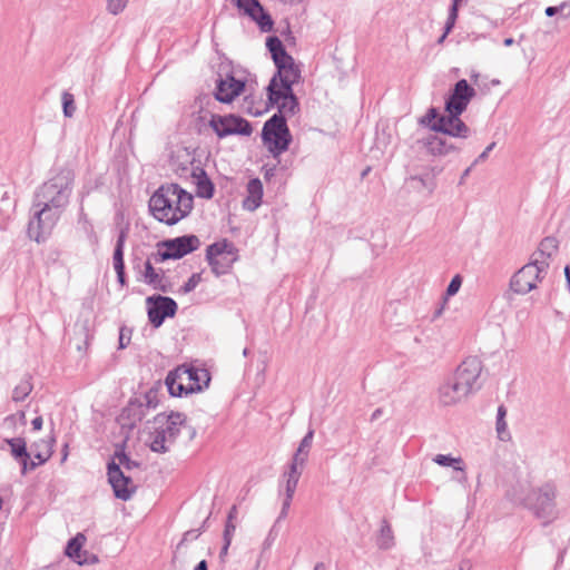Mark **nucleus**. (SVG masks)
I'll list each match as a JSON object with an SVG mask.
<instances>
[{"label": "nucleus", "instance_id": "nucleus-1", "mask_svg": "<svg viewBox=\"0 0 570 570\" xmlns=\"http://www.w3.org/2000/svg\"><path fill=\"white\" fill-rule=\"evenodd\" d=\"M193 207V195L178 184L161 185L149 200L153 216L167 225H175L187 217Z\"/></svg>", "mask_w": 570, "mask_h": 570}, {"label": "nucleus", "instance_id": "nucleus-2", "mask_svg": "<svg viewBox=\"0 0 570 570\" xmlns=\"http://www.w3.org/2000/svg\"><path fill=\"white\" fill-rule=\"evenodd\" d=\"M481 362L475 357L464 360L448 376L438 390V399L443 406H453L464 401L475 390L476 381L481 374Z\"/></svg>", "mask_w": 570, "mask_h": 570}, {"label": "nucleus", "instance_id": "nucleus-3", "mask_svg": "<svg viewBox=\"0 0 570 570\" xmlns=\"http://www.w3.org/2000/svg\"><path fill=\"white\" fill-rule=\"evenodd\" d=\"M475 96V90L465 79L459 80L445 101V116L433 126L436 132H442L454 138L466 139L471 136V129L463 122L460 116L465 111L469 102Z\"/></svg>", "mask_w": 570, "mask_h": 570}, {"label": "nucleus", "instance_id": "nucleus-4", "mask_svg": "<svg viewBox=\"0 0 570 570\" xmlns=\"http://www.w3.org/2000/svg\"><path fill=\"white\" fill-rule=\"evenodd\" d=\"M511 498L514 502L530 510L544 523H550L559 517L556 502L557 487L553 483H544L539 488L529 490L527 493L525 485L520 483L513 489Z\"/></svg>", "mask_w": 570, "mask_h": 570}, {"label": "nucleus", "instance_id": "nucleus-5", "mask_svg": "<svg viewBox=\"0 0 570 570\" xmlns=\"http://www.w3.org/2000/svg\"><path fill=\"white\" fill-rule=\"evenodd\" d=\"M73 188V174L61 170L43 183L35 195V206H45L62 214Z\"/></svg>", "mask_w": 570, "mask_h": 570}, {"label": "nucleus", "instance_id": "nucleus-6", "mask_svg": "<svg viewBox=\"0 0 570 570\" xmlns=\"http://www.w3.org/2000/svg\"><path fill=\"white\" fill-rule=\"evenodd\" d=\"M186 417L183 413L157 414L150 426L148 443L153 452L165 453L175 443Z\"/></svg>", "mask_w": 570, "mask_h": 570}, {"label": "nucleus", "instance_id": "nucleus-7", "mask_svg": "<svg viewBox=\"0 0 570 570\" xmlns=\"http://www.w3.org/2000/svg\"><path fill=\"white\" fill-rule=\"evenodd\" d=\"M262 139L268 151L277 157L286 151L292 141V135L282 115H273L262 130Z\"/></svg>", "mask_w": 570, "mask_h": 570}, {"label": "nucleus", "instance_id": "nucleus-8", "mask_svg": "<svg viewBox=\"0 0 570 570\" xmlns=\"http://www.w3.org/2000/svg\"><path fill=\"white\" fill-rule=\"evenodd\" d=\"M548 267L549 262L539 259L538 257L532 258L530 263L522 266L511 277V291L519 295L528 294L537 287L538 283L543 279Z\"/></svg>", "mask_w": 570, "mask_h": 570}, {"label": "nucleus", "instance_id": "nucleus-9", "mask_svg": "<svg viewBox=\"0 0 570 570\" xmlns=\"http://www.w3.org/2000/svg\"><path fill=\"white\" fill-rule=\"evenodd\" d=\"M33 215L28 224V235L37 243L43 242L52 232L61 214L45 206H32Z\"/></svg>", "mask_w": 570, "mask_h": 570}, {"label": "nucleus", "instance_id": "nucleus-10", "mask_svg": "<svg viewBox=\"0 0 570 570\" xmlns=\"http://www.w3.org/2000/svg\"><path fill=\"white\" fill-rule=\"evenodd\" d=\"M208 125L219 138H225L232 135L249 136L253 130L250 124L246 119L235 115L222 116L214 114L212 115Z\"/></svg>", "mask_w": 570, "mask_h": 570}, {"label": "nucleus", "instance_id": "nucleus-11", "mask_svg": "<svg viewBox=\"0 0 570 570\" xmlns=\"http://www.w3.org/2000/svg\"><path fill=\"white\" fill-rule=\"evenodd\" d=\"M200 242L195 235H185L174 239L164 242V250H159L156 256V262H164L167 259H178L183 256L196 250Z\"/></svg>", "mask_w": 570, "mask_h": 570}, {"label": "nucleus", "instance_id": "nucleus-12", "mask_svg": "<svg viewBox=\"0 0 570 570\" xmlns=\"http://www.w3.org/2000/svg\"><path fill=\"white\" fill-rule=\"evenodd\" d=\"M267 95L268 101L272 105H276L278 108V112L276 115H282L284 119H286V117L296 114L298 109V101L293 89H289V92L285 89H279L276 79H271L267 86Z\"/></svg>", "mask_w": 570, "mask_h": 570}, {"label": "nucleus", "instance_id": "nucleus-13", "mask_svg": "<svg viewBox=\"0 0 570 570\" xmlns=\"http://www.w3.org/2000/svg\"><path fill=\"white\" fill-rule=\"evenodd\" d=\"M245 79L235 77L233 72L225 76L219 75L216 80L214 96L219 102L230 104L245 91Z\"/></svg>", "mask_w": 570, "mask_h": 570}, {"label": "nucleus", "instance_id": "nucleus-14", "mask_svg": "<svg viewBox=\"0 0 570 570\" xmlns=\"http://www.w3.org/2000/svg\"><path fill=\"white\" fill-rule=\"evenodd\" d=\"M148 304V318L155 327H159L166 317H171L177 311L176 302L167 296H150Z\"/></svg>", "mask_w": 570, "mask_h": 570}, {"label": "nucleus", "instance_id": "nucleus-15", "mask_svg": "<svg viewBox=\"0 0 570 570\" xmlns=\"http://www.w3.org/2000/svg\"><path fill=\"white\" fill-rule=\"evenodd\" d=\"M107 470L108 481L114 490L115 497L124 501L131 499L136 491V484L131 476L125 474V472L119 470L115 464H108Z\"/></svg>", "mask_w": 570, "mask_h": 570}, {"label": "nucleus", "instance_id": "nucleus-16", "mask_svg": "<svg viewBox=\"0 0 570 570\" xmlns=\"http://www.w3.org/2000/svg\"><path fill=\"white\" fill-rule=\"evenodd\" d=\"M233 2L239 11L250 17L263 32H268L273 29V20L258 0H233Z\"/></svg>", "mask_w": 570, "mask_h": 570}, {"label": "nucleus", "instance_id": "nucleus-17", "mask_svg": "<svg viewBox=\"0 0 570 570\" xmlns=\"http://www.w3.org/2000/svg\"><path fill=\"white\" fill-rule=\"evenodd\" d=\"M275 66L277 68V72L272 79H276L279 89H285L289 92V89H293V86L301 79V70L298 66L295 63L292 56H289V61L282 60L275 63Z\"/></svg>", "mask_w": 570, "mask_h": 570}, {"label": "nucleus", "instance_id": "nucleus-18", "mask_svg": "<svg viewBox=\"0 0 570 570\" xmlns=\"http://www.w3.org/2000/svg\"><path fill=\"white\" fill-rule=\"evenodd\" d=\"M85 542V534L78 533L75 538L69 540L66 554L80 566L96 563L98 558L95 554L81 550Z\"/></svg>", "mask_w": 570, "mask_h": 570}, {"label": "nucleus", "instance_id": "nucleus-19", "mask_svg": "<svg viewBox=\"0 0 570 570\" xmlns=\"http://www.w3.org/2000/svg\"><path fill=\"white\" fill-rule=\"evenodd\" d=\"M189 377L190 373L186 370V366H179L176 370L170 371L165 381L169 394L173 396H183L189 394L186 380Z\"/></svg>", "mask_w": 570, "mask_h": 570}, {"label": "nucleus", "instance_id": "nucleus-20", "mask_svg": "<svg viewBox=\"0 0 570 570\" xmlns=\"http://www.w3.org/2000/svg\"><path fill=\"white\" fill-rule=\"evenodd\" d=\"M196 186V195L200 198L210 199L214 196L215 187L207 173L200 166L193 167L190 175Z\"/></svg>", "mask_w": 570, "mask_h": 570}, {"label": "nucleus", "instance_id": "nucleus-21", "mask_svg": "<svg viewBox=\"0 0 570 570\" xmlns=\"http://www.w3.org/2000/svg\"><path fill=\"white\" fill-rule=\"evenodd\" d=\"M304 466L305 463L292 459L287 470L284 471L282 475V483H284V493L288 494V497L294 495Z\"/></svg>", "mask_w": 570, "mask_h": 570}, {"label": "nucleus", "instance_id": "nucleus-22", "mask_svg": "<svg viewBox=\"0 0 570 570\" xmlns=\"http://www.w3.org/2000/svg\"><path fill=\"white\" fill-rule=\"evenodd\" d=\"M246 197L243 200V208L248 212L256 210L263 198V184L259 178H252L246 186Z\"/></svg>", "mask_w": 570, "mask_h": 570}, {"label": "nucleus", "instance_id": "nucleus-23", "mask_svg": "<svg viewBox=\"0 0 570 570\" xmlns=\"http://www.w3.org/2000/svg\"><path fill=\"white\" fill-rule=\"evenodd\" d=\"M53 443L55 439L49 438L47 440L35 442L31 445V452L38 461H28V471L36 469L38 465L43 464L50 459L52 454Z\"/></svg>", "mask_w": 570, "mask_h": 570}, {"label": "nucleus", "instance_id": "nucleus-24", "mask_svg": "<svg viewBox=\"0 0 570 570\" xmlns=\"http://www.w3.org/2000/svg\"><path fill=\"white\" fill-rule=\"evenodd\" d=\"M173 166L178 175H191L193 167L199 166L196 164L194 156L189 153L187 148L177 149L173 157Z\"/></svg>", "mask_w": 570, "mask_h": 570}, {"label": "nucleus", "instance_id": "nucleus-25", "mask_svg": "<svg viewBox=\"0 0 570 570\" xmlns=\"http://www.w3.org/2000/svg\"><path fill=\"white\" fill-rule=\"evenodd\" d=\"M425 146L428 153L433 156H446L449 154L459 153L461 150L460 147L438 136L429 137L426 139Z\"/></svg>", "mask_w": 570, "mask_h": 570}, {"label": "nucleus", "instance_id": "nucleus-26", "mask_svg": "<svg viewBox=\"0 0 570 570\" xmlns=\"http://www.w3.org/2000/svg\"><path fill=\"white\" fill-rule=\"evenodd\" d=\"M4 441L8 445H10L12 456L20 461L22 465L21 473L26 474L28 472V460L30 459V453L27 451L24 439L12 438L6 439Z\"/></svg>", "mask_w": 570, "mask_h": 570}, {"label": "nucleus", "instance_id": "nucleus-27", "mask_svg": "<svg viewBox=\"0 0 570 570\" xmlns=\"http://www.w3.org/2000/svg\"><path fill=\"white\" fill-rule=\"evenodd\" d=\"M186 370L190 373V377L186 379L189 393L202 391L203 386L208 385L210 377L207 370L195 367H186Z\"/></svg>", "mask_w": 570, "mask_h": 570}, {"label": "nucleus", "instance_id": "nucleus-28", "mask_svg": "<svg viewBox=\"0 0 570 570\" xmlns=\"http://www.w3.org/2000/svg\"><path fill=\"white\" fill-rule=\"evenodd\" d=\"M208 264L212 267V272L216 276L225 275L232 268L234 262L237 259V256H206Z\"/></svg>", "mask_w": 570, "mask_h": 570}, {"label": "nucleus", "instance_id": "nucleus-29", "mask_svg": "<svg viewBox=\"0 0 570 570\" xmlns=\"http://www.w3.org/2000/svg\"><path fill=\"white\" fill-rule=\"evenodd\" d=\"M237 256L236 248L233 243L227 239H223L220 242H216L208 246L206 250V256Z\"/></svg>", "mask_w": 570, "mask_h": 570}, {"label": "nucleus", "instance_id": "nucleus-30", "mask_svg": "<svg viewBox=\"0 0 570 570\" xmlns=\"http://www.w3.org/2000/svg\"><path fill=\"white\" fill-rule=\"evenodd\" d=\"M558 240L554 237H546L539 244L538 250L533 254L532 258L548 259L557 252Z\"/></svg>", "mask_w": 570, "mask_h": 570}, {"label": "nucleus", "instance_id": "nucleus-31", "mask_svg": "<svg viewBox=\"0 0 570 570\" xmlns=\"http://www.w3.org/2000/svg\"><path fill=\"white\" fill-rule=\"evenodd\" d=\"M266 46L272 55L274 63H277L282 60L289 61V55L286 52L283 42L277 37L268 38Z\"/></svg>", "mask_w": 570, "mask_h": 570}, {"label": "nucleus", "instance_id": "nucleus-32", "mask_svg": "<svg viewBox=\"0 0 570 570\" xmlns=\"http://www.w3.org/2000/svg\"><path fill=\"white\" fill-rule=\"evenodd\" d=\"M314 431L309 430L305 436L299 442V445L296 450V452L293 455V459L298 462L306 463L309 450L312 448Z\"/></svg>", "mask_w": 570, "mask_h": 570}, {"label": "nucleus", "instance_id": "nucleus-33", "mask_svg": "<svg viewBox=\"0 0 570 570\" xmlns=\"http://www.w3.org/2000/svg\"><path fill=\"white\" fill-rule=\"evenodd\" d=\"M144 282L156 289L165 291L161 285L163 276L155 271L149 259L145 263Z\"/></svg>", "mask_w": 570, "mask_h": 570}, {"label": "nucleus", "instance_id": "nucleus-34", "mask_svg": "<svg viewBox=\"0 0 570 570\" xmlns=\"http://www.w3.org/2000/svg\"><path fill=\"white\" fill-rule=\"evenodd\" d=\"M125 239H126V232L121 230L117 238V243H116V247H115V252H114V256H112L114 268L118 269L119 272H120V269H125V264H124Z\"/></svg>", "mask_w": 570, "mask_h": 570}, {"label": "nucleus", "instance_id": "nucleus-35", "mask_svg": "<svg viewBox=\"0 0 570 570\" xmlns=\"http://www.w3.org/2000/svg\"><path fill=\"white\" fill-rule=\"evenodd\" d=\"M108 464H115L119 470H122L125 473L138 466V464L135 461L130 460L127 456V454L122 451H117Z\"/></svg>", "mask_w": 570, "mask_h": 570}, {"label": "nucleus", "instance_id": "nucleus-36", "mask_svg": "<svg viewBox=\"0 0 570 570\" xmlns=\"http://www.w3.org/2000/svg\"><path fill=\"white\" fill-rule=\"evenodd\" d=\"M30 377H23L12 391V400L14 402L23 401L32 391Z\"/></svg>", "mask_w": 570, "mask_h": 570}, {"label": "nucleus", "instance_id": "nucleus-37", "mask_svg": "<svg viewBox=\"0 0 570 570\" xmlns=\"http://www.w3.org/2000/svg\"><path fill=\"white\" fill-rule=\"evenodd\" d=\"M393 532L390 524L386 521H383L380 530V535L377 538V546L380 549H390L394 543Z\"/></svg>", "mask_w": 570, "mask_h": 570}, {"label": "nucleus", "instance_id": "nucleus-38", "mask_svg": "<svg viewBox=\"0 0 570 570\" xmlns=\"http://www.w3.org/2000/svg\"><path fill=\"white\" fill-rule=\"evenodd\" d=\"M433 461L441 466H452L454 470L463 471V468L460 465L462 463L460 458H453L445 454H436L433 458Z\"/></svg>", "mask_w": 570, "mask_h": 570}, {"label": "nucleus", "instance_id": "nucleus-39", "mask_svg": "<svg viewBox=\"0 0 570 570\" xmlns=\"http://www.w3.org/2000/svg\"><path fill=\"white\" fill-rule=\"evenodd\" d=\"M62 110L65 117L71 118L76 112L75 97L69 91L61 95Z\"/></svg>", "mask_w": 570, "mask_h": 570}, {"label": "nucleus", "instance_id": "nucleus-40", "mask_svg": "<svg viewBox=\"0 0 570 570\" xmlns=\"http://www.w3.org/2000/svg\"><path fill=\"white\" fill-rule=\"evenodd\" d=\"M443 115H440L435 108H430L426 112V115L420 120V122L426 127H429L431 130L435 131L433 126H436V122H439L442 119Z\"/></svg>", "mask_w": 570, "mask_h": 570}, {"label": "nucleus", "instance_id": "nucleus-41", "mask_svg": "<svg viewBox=\"0 0 570 570\" xmlns=\"http://www.w3.org/2000/svg\"><path fill=\"white\" fill-rule=\"evenodd\" d=\"M507 414V410L503 405L499 406L498 415H497V432L501 440H505L507 434V422L504 421V416Z\"/></svg>", "mask_w": 570, "mask_h": 570}, {"label": "nucleus", "instance_id": "nucleus-42", "mask_svg": "<svg viewBox=\"0 0 570 570\" xmlns=\"http://www.w3.org/2000/svg\"><path fill=\"white\" fill-rule=\"evenodd\" d=\"M129 0H106V10L112 16H118L127 8Z\"/></svg>", "mask_w": 570, "mask_h": 570}, {"label": "nucleus", "instance_id": "nucleus-43", "mask_svg": "<svg viewBox=\"0 0 570 570\" xmlns=\"http://www.w3.org/2000/svg\"><path fill=\"white\" fill-rule=\"evenodd\" d=\"M200 282L202 275L199 273H194L183 286V292L189 293L194 291Z\"/></svg>", "mask_w": 570, "mask_h": 570}, {"label": "nucleus", "instance_id": "nucleus-44", "mask_svg": "<svg viewBox=\"0 0 570 570\" xmlns=\"http://www.w3.org/2000/svg\"><path fill=\"white\" fill-rule=\"evenodd\" d=\"M461 284H462V279H461V277H460L459 275H455V276L451 279L450 284L448 285V288H446V295H448V296H453V295H455V294L459 292V289H460V287H461Z\"/></svg>", "mask_w": 570, "mask_h": 570}, {"label": "nucleus", "instance_id": "nucleus-45", "mask_svg": "<svg viewBox=\"0 0 570 570\" xmlns=\"http://www.w3.org/2000/svg\"><path fill=\"white\" fill-rule=\"evenodd\" d=\"M293 497L294 495H289L288 494H285L284 493V500H283V503H282V509H281V512H279V515L277 518V521H281L283 519H285L288 514V510L291 508V503H292V500H293Z\"/></svg>", "mask_w": 570, "mask_h": 570}, {"label": "nucleus", "instance_id": "nucleus-46", "mask_svg": "<svg viewBox=\"0 0 570 570\" xmlns=\"http://www.w3.org/2000/svg\"><path fill=\"white\" fill-rule=\"evenodd\" d=\"M411 179L420 181L422 187L428 189L430 193H432L435 189L436 184L432 178H426L424 176H414Z\"/></svg>", "mask_w": 570, "mask_h": 570}, {"label": "nucleus", "instance_id": "nucleus-47", "mask_svg": "<svg viewBox=\"0 0 570 570\" xmlns=\"http://www.w3.org/2000/svg\"><path fill=\"white\" fill-rule=\"evenodd\" d=\"M566 9H568L570 12V4H568L567 2H562L560 6L546 8L544 13L548 17H553L559 12H563Z\"/></svg>", "mask_w": 570, "mask_h": 570}, {"label": "nucleus", "instance_id": "nucleus-48", "mask_svg": "<svg viewBox=\"0 0 570 570\" xmlns=\"http://www.w3.org/2000/svg\"><path fill=\"white\" fill-rule=\"evenodd\" d=\"M495 146V142H491L478 157L476 159L473 161L472 166H475L478 165L479 163H482L484 161L488 156H489V153L494 148Z\"/></svg>", "mask_w": 570, "mask_h": 570}, {"label": "nucleus", "instance_id": "nucleus-49", "mask_svg": "<svg viewBox=\"0 0 570 570\" xmlns=\"http://www.w3.org/2000/svg\"><path fill=\"white\" fill-rule=\"evenodd\" d=\"M126 331L127 328L126 327H121L120 328V332H119V348H125L129 341H130V337L126 335Z\"/></svg>", "mask_w": 570, "mask_h": 570}, {"label": "nucleus", "instance_id": "nucleus-50", "mask_svg": "<svg viewBox=\"0 0 570 570\" xmlns=\"http://www.w3.org/2000/svg\"><path fill=\"white\" fill-rule=\"evenodd\" d=\"M200 532L198 530H189L185 532L179 544H184L187 541L195 540L199 537Z\"/></svg>", "mask_w": 570, "mask_h": 570}, {"label": "nucleus", "instance_id": "nucleus-51", "mask_svg": "<svg viewBox=\"0 0 570 570\" xmlns=\"http://www.w3.org/2000/svg\"><path fill=\"white\" fill-rule=\"evenodd\" d=\"M460 2H461V0H453L448 17L453 18V19L458 18V11H459V3Z\"/></svg>", "mask_w": 570, "mask_h": 570}, {"label": "nucleus", "instance_id": "nucleus-52", "mask_svg": "<svg viewBox=\"0 0 570 570\" xmlns=\"http://www.w3.org/2000/svg\"><path fill=\"white\" fill-rule=\"evenodd\" d=\"M234 531H235V525L232 522H227V524L225 527V531H224V539L225 540H227V539L232 540V534H233Z\"/></svg>", "mask_w": 570, "mask_h": 570}, {"label": "nucleus", "instance_id": "nucleus-53", "mask_svg": "<svg viewBox=\"0 0 570 570\" xmlns=\"http://www.w3.org/2000/svg\"><path fill=\"white\" fill-rule=\"evenodd\" d=\"M455 21H456V19L448 17L446 22H445V27H444L445 35H449L452 31V29H453V27L455 24Z\"/></svg>", "mask_w": 570, "mask_h": 570}, {"label": "nucleus", "instance_id": "nucleus-54", "mask_svg": "<svg viewBox=\"0 0 570 570\" xmlns=\"http://www.w3.org/2000/svg\"><path fill=\"white\" fill-rule=\"evenodd\" d=\"M42 423H43V421H42V417H41V416H37V417H35V419L31 421L32 429H33L35 431H39V430H41V428H42Z\"/></svg>", "mask_w": 570, "mask_h": 570}, {"label": "nucleus", "instance_id": "nucleus-55", "mask_svg": "<svg viewBox=\"0 0 570 570\" xmlns=\"http://www.w3.org/2000/svg\"><path fill=\"white\" fill-rule=\"evenodd\" d=\"M116 273H117V278L119 281L120 284H125V269H120V272L118 269H115Z\"/></svg>", "mask_w": 570, "mask_h": 570}, {"label": "nucleus", "instance_id": "nucleus-56", "mask_svg": "<svg viewBox=\"0 0 570 570\" xmlns=\"http://www.w3.org/2000/svg\"><path fill=\"white\" fill-rule=\"evenodd\" d=\"M195 570H207V562L202 560L196 567Z\"/></svg>", "mask_w": 570, "mask_h": 570}, {"label": "nucleus", "instance_id": "nucleus-57", "mask_svg": "<svg viewBox=\"0 0 570 570\" xmlns=\"http://www.w3.org/2000/svg\"><path fill=\"white\" fill-rule=\"evenodd\" d=\"M472 167H473V166L471 165L469 168H466V169L463 171V174H462V176H461V179H460V184H462V183H463V180H464V179L470 175V171H471Z\"/></svg>", "mask_w": 570, "mask_h": 570}, {"label": "nucleus", "instance_id": "nucleus-58", "mask_svg": "<svg viewBox=\"0 0 570 570\" xmlns=\"http://www.w3.org/2000/svg\"><path fill=\"white\" fill-rule=\"evenodd\" d=\"M382 414V410L381 409H376L373 413H372V416H371V421H375L376 419H379Z\"/></svg>", "mask_w": 570, "mask_h": 570}, {"label": "nucleus", "instance_id": "nucleus-59", "mask_svg": "<svg viewBox=\"0 0 570 570\" xmlns=\"http://www.w3.org/2000/svg\"><path fill=\"white\" fill-rule=\"evenodd\" d=\"M14 423V416L13 415H10V416H7L4 419V424H10L12 425Z\"/></svg>", "mask_w": 570, "mask_h": 570}, {"label": "nucleus", "instance_id": "nucleus-60", "mask_svg": "<svg viewBox=\"0 0 570 570\" xmlns=\"http://www.w3.org/2000/svg\"><path fill=\"white\" fill-rule=\"evenodd\" d=\"M503 43H504V46L510 47L514 43V40H513V38H507V39H504Z\"/></svg>", "mask_w": 570, "mask_h": 570}, {"label": "nucleus", "instance_id": "nucleus-61", "mask_svg": "<svg viewBox=\"0 0 570 570\" xmlns=\"http://www.w3.org/2000/svg\"><path fill=\"white\" fill-rule=\"evenodd\" d=\"M229 544H230V539L225 540V544L222 550L223 553L227 552Z\"/></svg>", "mask_w": 570, "mask_h": 570}, {"label": "nucleus", "instance_id": "nucleus-62", "mask_svg": "<svg viewBox=\"0 0 570 570\" xmlns=\"http://www.w3.org/2000/svg\"><path fill=\"white\" fill-rule=\"evenodd\" d=\"M236 513V507L234 505L228 514V522H230L232 518L234 517V514Z\"/></svg>", "mask_w": 570, "mask_h": 570}, {"label": "nucleus", "instance_id": "nucleus-63", "mask_svg": "<svg viewBox=\"0 0 570 570\" xmlns=\"http://www.w3.org/2000/svg\"><path fill=\"white\" fill-rule=\"evenodd\" d=\"M314 570H325V566L322 562L316 563Z\"/></svg>", "mask_w": 570, "mask_h": 570}, {"label": "nucleus", "instance_id": "nucleus-64", "mask_svg": "<svg viewBox=\"0 0 570 570\" xmlns=\"http://www.w3.org/2000/svg\"><path fill=\"white\" fill-rule=\"evenodd\" d=\"M448 35H445V31L443 32V35L438 39V43L441 45L444 42V40L446 39Z\"/></svg>", "mask_w": 570, "mask_h": 570}]
</instances>
